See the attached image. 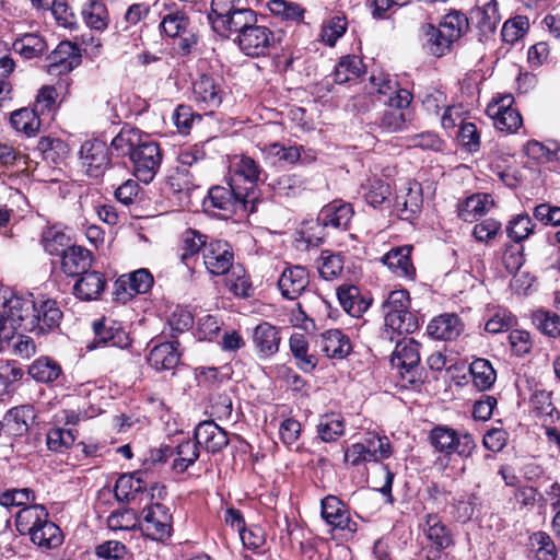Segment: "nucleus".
<instances>
[{
	"instance_id": "nucleus-1",
	"label": "nucleus",
	"mask_w": 560,
	"mask_h": 560,
	"mask_svg": "<svg viewBox=\"0 0 560 560\" xmlns=\"http://www.w3.org/2000/svg\"><path fill=\"white\" fill-rule=\"evenodd\" d=\"M110 145L117 156H129L138 180L149 184L154 179L162 162V152L148 135L132 127H124Z\"/></svg>"
},
{
	"instance_id": "nucleus-2",
	"label": "nucleus",
	"mask_w": 560,
	"mask_h": 560,
	"mask_svg": "<svg viewBox=\"0 0 560 560\" xmlns=\"http://www.w3.org/2000/svg\"><path fill=\"white\" fill-rule=\"evenodd\" d=\"M15 525L21 535L30 536L31 541L43 550L58 548L63 542L61 529L49 518L43 504L22 508L16 514Z\"/></svg>"
},
{
	"instance_id": "nucleus-3",
	"label": "nucleus",
	"mask_w": 560,
	"mask_h": 560,
	"mask_svg": "<svg viewBox=\"0 0 560 560\" xmlns=\"http://www.w3.org/2000/svg\"><path fill=\"white\" fill-rule=\"evenodd\" d=\"M0 299H2L0 313L4 314V325L11 328L14 336L18 329L27 331L34 327L31 323L32 313L35 311L34 294H18L10 290L0 289Z\"/></svg>"
},
{
	"instance_id": "nucleus-4",
	"label": "nucleus",
	"mask_w": 560,
	"mask_h": 560,
	"mask_svg": "<svg viewBox=\"0 0 560 560\" xmlns=\"http://www.w3.org/2000/svg\"><path fill=\"white\" fill-rule=\"evenodd\" d=\"M395 341L396 347L390 358L392 366L398 371L402 381L413 385L420 380V345L413 338L406 337H396Z\"/></svg>"
},
{
	"instance_id": "nucleus-5",
	"label": "nucleus",
	"mask_w": 560,
	"mask_h": 560,
	"mask_svg": "<svg viewBox=\"0 0 560 560\" xmlns=\"http://www.w3.org/2000/svg\"><path fill=\"white\" fill-rule=\"evenodd\" d=\"M430 442L440 453L452 455L456 453L460 457H469L476 448V442L471 434L458 433L452 428L438 425L430 432Z\"/></svg>"
},
{
	"instance_id": "nucleus-6",
	"label": "nucleus",
	"mask_w": 560,
	"mask_h": 560,
	"mask_svg": "<svg viewBox=\"0 0 560 560\" xmlns=\"http://www.w3.org/2000/svg\"><path fill=\"white\" fill-rule=\"evenodd\" d=\"M142 522L140 527L142 532L153 540L164 541L172 535L173 516L170 509L154 502L143 508L141 513Z\"/></svg>"
},
{
	"instance_id": "nucleus-7",
	"label": "nucleus",
	"mask_w": 560,
	"mask_h": 560,
	"mask_svg": "<svg viewBox=\"0 0 560 560\" xmlns=\"http://www.w3.org/2000/svg\"><path fill=\"white\" fill-rule=\"evenodd\" d=\"M262 168L260 165L250 156L244 154H236L232 158L230 164V182L235 185L245 183L248 186L242 187L243 192L254 196V202L256 206L259 203V190L257 183L260 180Z\"/></svg>"
},
{
	"instance_id": "nucleus-8",
	"label": "nucleus",
	"mask_w": 560,
	"mask_h": 560,
	"mask_svg": "<svg viewBox=\"0 0 560 560\" xmlns=\"http://www.w3.org/2000/svg\"><path fill=\"white\" fill-rule=\"evenodd\" d=\"M253 191L249 195L243 192L242 186L229 182V186H212L207 196L202 198L203 210L217 208L225 210L228 207H235L236 203L242 205L245 209L249 206L250 210H255L257 206L254 202Z\"/></svg>"
},
{
	"instance_id": "nucleus-9",
	"label": "nucleus",
	"mask_w": 560,
	"mask_h": 560,
	"mask_svg": "<svg viewBox=\"0 0 560 560\" xmlns=\"http://www.w3.org/2000/svg\"><path fill=\"white\" fill-rule=\"evenodd\" d=\"M163 32L177 39L176 47L180 55L187 56L197 45L198 37L189 19L182 12L167 14L161 22Z\"/></svg>"
},
{
	"instance_id": "nucleus-10",
	"label": "nucleus",
	"mask_w": 560,
	"mask_h": 560,
	"mask_svg": "<svg viewBox=\"0 0 560 560\" xmlns=\"http://www.w3.org/2000/svg\"><path fill=\"white\" fill-rule=\"evenodd\" d=\"M370 94H377V102L384 106L407 108L411 102V94L398 89L397 82L388 74H372L370 78Z\"/></svg>"
},
{
	"instance_id": "nucleus-11",
	"label": "nucleus",
	"mask_w": 560,
	"mask_h": 560,
	"mask_svg": "<svg viewBox=\"0 0 560 560\" xmlns=\"http://www.w3.org/2000/svg\"><path fill=\"white\" fill-rule=\"evenodd\" d=\"M513 103L514 97L506 94L493 98L487 106V115L493 120L494 127L502 132H515L523 124L520 112L512 106Z\"/></svg>"
},
{
	"instance_id": "nucleus-12",
	"label": "nucleus",
	"mask_w": 560,
	"mask_h": 560,
	"mask_svg": "<svg viewBox=\"0 0 560 560\" xmlns=\"http://www.w3.org/2000/svg\"><path fill=\"white\" fill-rule=\"evenodd\" d=\"M223 95L222 80L218 77L202 73L192 83V98L206 113H213L221 105Z\"/></svg>"
},
{
	"instance_id": "nucleus-13",
	"label": "nucleus",
	"mask_w": 560,
	"mask_h": 560,
	"mask_svg": "<svg viewBox=\"0 0 560 560\" xmlns=\"http://www.w3.org/2000/svg\"><path fill=\"white\" fill-rule=\"evenodd\" d=\"M154 283L152 273L140 268L127 275L120 276L114 284V296L122 304L130 301L136 294H145Z\"/></svg>"
},
{
	"instance_id": "nucleus-14",
	"label": "nucleus",
	"mask_w": 560,
	"mask_h": 560,
	"mask_svg": "<svg viewBox=\"0 0 560 560\" xmlns=\"http://www.w3.org/2000/svg\"><path fill=\"white\" fill-rule=\"evenodd\" d=\"M236 43L240 49L249 57H261L269 54L276 38L267 26L257 25V22L247 27L242 35H237Z\"/></svg>"
},
{
	"instance_id": "nucleus-15",
	"label": "nucleus",
	"mask_w": 560,
	"mask_h": 560,
	"mask_svg": "<svg viewBox=\"0 0 560 560\" xmlns=\"http://www.w3.org/2000/svg\"><path fill=\"white\" fill-rule=\"evenodd\" d=\"M34 306L35 311L32 313L34 323H31L34 327L28 328V332L44 335L59 327L63 314L56 300L34 296Z\"/></svg>"
},
{
	"instance_id": "nucleus-16",
	"label": "nucleus",
	"mask_w": 560,
	"mask_h": 560,
	"mask_svg": "<svg viewBox=\"0 0 560 560\" xmlns=\"http://www.w3.org/2000/svg\"><path fill=\"white\" fill-rule=\"evenodd\" d=\"M202 258L206 269L213 276H223L234 266V254L224 241H212L205 245Z\"/></svg>"
},
{
	"instance_id": "nucleus-17",
	"label": "nucleus",
	"mask_w": 560,
	"mask_h": 560,
	"mask_svg": "<svg viewBox=\"0 0 560 560\" xmlns=\"http://www.w3.org/2000/svg\"><path fill=\"white\" fill-rule=\"evenodd\" d=\"M82 165L90 177L103 175L109 164L108 149L101 140L85 141L80 150Z\"/></svg>"
},
{
	"instance_id": "nucleus-18",
	"label": "nucleus",
	"mask_w": 560,
	"mask_h": 560,
	"mask_svg": "<svg viewBox=\"0 0 560 560\" xmlns=\"http://www.w3.org/2000/svg\"><path fill=\"white\" fill-rule=\"evenodd\" d=\"M96 346H110L126 349L130 346V338L122 325L114 319L103 318L93 324Z\"/></svg>"
},
{
	"instance_id": "nucleus-19",
	"label": "nucleus",
	"mask_w": 560,
	"mask_h": 560,
	"mask_svg": "<svg viewBox=\"0 0 560 560\" xmlns=\"http://www.w3.org/2000/svg\"><path fill=\"white\" fill-rule=\"evenodd\" d=\"M195 442L209 453H219L229 444L228 433L213 420L200 422L195 429Z\"/></svg>"
},
{
	"instance_id": "nucleus-20",
	"label": "nucleus",
	"mask_w": 560,
	"mask_h": 560,
	"mask_svg": "<svg viewBox=\"0 0 560 560\" xmlns=\"http://www.w3.org/2000/svg\"><path fill=\"white\" fill-rule=\"evenodd\" d=\"M49 73H68L81 63L80 48L68 40L61 42L48 56Z\"/></svg>"
},
{
	"instance_id": "nucleus-21",
	"label": "nucleus",
	"mask_w": 560,
	"mask_h": 560,
	"mask_svg": "<svg viewBox=\"0 0 560 560\" xmlns=\"http://www.w3.org/2000/svg\"><path fill=\"white\" fill-rule=\"evenodd\" d=\"M464 327V323L457 314L444 313L429 322L427 332L432 339L453 341L462 335Z\"/></svg>"
},
{
	"instance_id": "nucleus-22",
	"label": "nucleus",
	"mask_w": 560,
	"mask_h": 560,
	"mask_svg": "<svg viewBox=\"0 0 560 560\" xmlns=\"http://www.w3.org/2000/svg\"><path fill=\"white\" fill-rule=\"evenodd\" d=\"M320 351L329 359H345L352 351L350 338L340 329H328L317 340Z\"/></svg>"
},
{
	"instance_id": "nucleus-23",
	"label": "nucleus",
	"mask_w": 560,
	"mask_h": 560,
	"mask_svg": "<svg viewBox=\"0 0 560 560\" xmlns=\"http://www.w3.org/2000/svg\"><path fill=\"white\" fill-rule=\"evenodd\" d=\"M308 283L307 269L299 265L287 267L278 280L279 290L288 300H295L300 296Z\"/></svg>"
},
{
	"instance_id": "nucleus-24",
	"label": "nucleus",
	"mask_w": 560,
	"mask_h": 560,
	"mask_svg": "<svg viewBox=\"0 0 560 560\" xmlns=\"http://www.w3.org/2000/svg\"><path fill=\"white\" fill-rule=\"evenodd\" d=\"M281 336L279 329L268 322L254 328L253 343L260 358H269L279 351Z\"/></svg>"
},
{
	"instance_id": "nucleus-25",
	"label": "nucleus",
	"mask_w": 560,
	"mask_h": 560,
	"mask_svg": "<svg viewBox=\"0 0 560 560\" xmlns=\"http://www.w3.org/2000/svg\"><path fill=\"white\" fill-rule=\"evenodd\" d=\"M322 517L332 528L354 530L346 505L335 495L322 500Z\"/></svg>"
},
{
	"instance_id": "nucleus-26",
	"label": "nucleus",
	"mask_w": 560,
	"mask_h": 560,
	"mask_svg": "<svg viewBox=\"0 0 560 560\" xmlns=\"http://www.w3.org/2000/svg\"><path fill=\"white\" fill-rule=\"evenodd\" d=\"M419 37L423 48L434 57L445 56L453 47L443 31L431 23H424L420 26Z\"/></svg>"
},
{
	"instance_id": "nucleus-27",
	"label": "nucleus",
	"mask_w": 560,
	"mask_h": 560,
	"mask_svg": "<svg viewBox=\"0 0 560 560\" xmlns=\"http://www.w3.org/2000/svg\"><path fill=\"white\" fill-rule=\"evenodd\" d=\"M411 249L407 245L393 248L382 257V261L397 277L413 279L416 269L410 259Z\"/></svg>"
},
{
	"instance_id": "nucleus-28",
	"label": "nucleus",
	"mask_w": 560,
	"mask_h": 560,
	"mask_svg": "<svg viewBox=\"0 0 560 560\" xmlns=\"http://www.w3.org/2000/svg\"><path fill=\"white\" fill-rule=\"evenodd\" d=\"M106 279L100 271H84L75 282L73 292L82 301L97 300L104 292Z\"/></svg>"
},
{
	"instance_id": "nucleus-29",
	"label": "nucleus",
	"mask_w": 560,
	"mask_h": 560,
	"mask_svg": "<svg viewBox=\"0 0 560 560\" xmlns=\"http://www.w3.org/2000/svg\"><path fill=\"white\" fill-rule=\"evenodd\" d=\"M177 341H167L155 345L149 353L148 363L156 371H168L177 366L179 351Z\"/></svg>"
},
{
	"instance_id": "nucleus-30",
	"label": "nucleus",
	"mask_w": 560,
	"mask_h": 560,
	"mask_svg": "<svg viewBox=\"0 0 560 560\" xmlns=\"http://www.w3.org/2000/svg\"><path fill=\"white\" fill-rule=\"evenodd\" d=\"M425 538L436 548H448L453 545L451 529L438 514H427L421 524Z\"/></svg>"
},
{
	"instance_id": "nucleus-31",
	"label": "nucleus",
	"mask_w": 560,
	"mask_h": 560,
	"mask_svg": "<svg viewBox=\"0 0 560 560\" xmlns=\"http://www.w3.org/2000/svg\"><path fill=\"white\" fill-rule=\"evenodd\" d=\"M36 418L32 405H20L9 409L3 417V425L14 435L25 434Z\"/></svg>"
},
{
	"instance_id": "nucleus-32",
	"label": "nucleus",
	"mask_w": 560,
	"mask_h": 560,
	"mask_svg": "<svg viewBox=\"0 0 560 560\" xmlns=\"http://www.w3.org/2000/svg\"><path fill=\"white\" fill-rule=\"evenodd\" d=\"M470 21L482 35L494 33L501 21L498 2L495 0H490L483 5L472 9L470 12Z\"/></svg>"
},
{
	"instance_id": "nucleus-33",
	"label": "nucleus",
	"mask_w": 560,
	"mask_h": 560,
	"mask_svg": "<svg viewBox=\"0 0 560 560\" xmlns=\"http://www.w3.org/2000/svg\"><path fill=\"white\" fill-rule=\"evenodd\" d=\"M92 265V253L82 246H70L61 255V266L68 276H78Z\"/></svg>"
},
{
	"instance_id": "nucleus-34",
	"label": "nucleus",
	"mask_w": 560,
	"mask_h": 560,
	"mask_svg": "<svg viewBox=\"0 0 560 560\" xmlns=\"http://www.w3.org/2000/svg\"><path fill=\"white\" fill-rule=\"evenodd\" d=\"M142 474L137 471L120 476L115 485V497L121 502H132L147 490V485L141 478Z\"/></svg>"
},
{
	"instance_id": "nucleus-35",
	"label": "nucleus",
	"mask_w": 560,
	"mask_h": 560,
	"mask_svg": "<svg viewBox=\"0 0 560 560\" xmlns=\"http://www.w3.org/2000/svg\"><path fill=\"white\" fill-rule=\"evenodd\" d=\"M337 298L342 308L352 317H360L370 307V302L361 296L355 285H341L337 289Z\"/></svg>"
},
{
	"instance_id": "nucleus-36",
	"label": "nucleus",
	"mask_w": 560,
	"mask_h": 560,
	"mask_svg": "<svg viewBox=\"0 0 560 560\" xmlns=\"http://www.w3.org/2000/svg\"><path fill=\"white\" fill-rule=\"evenodd\" d=\"M289 347L296 366L304 373H311L317 366V358L308 352V342L303 334H293Z\"/></svg>"
},
{
	"instance_id": "nucleus-37",
	"label": "nucleus",
	"mask_w": 560,
	"mask_h": 560,
	"mask_svg": "<svg viewBox=\"0 0 560 560\" xmlns=\"http://www.w3.org/2000/svg\"><path fill=\"white\" fill-rule=\"evenodd\" d=\"M384 322L386 325L397 323V316L410 311V298L407 290L392 291L382 304Z\"/></svg>"
},
{
	"instance_id": "nucleus-38",
	"label": "nucleus",
	"mask_w": 560,
	"mask_h": 560,
	"mask_svg": "<svg viewBox=\"0 0 560 560\" xmlns=\"http://www.w3.org/2000/svg\"><path fill=\"white\" fill-rule=\"evenodd\" d=\"M199 447L192 440H186L172 447V469L177 474L186 471L199 457Z\"/></svg>"
},
{
	"instance_id": "nucleus-39",
	"label": "nucleus",
	"mask_w": 560,
	"mask_h": 560,
	"mask_svg": "<svg viewBox=\"0 0 560 560\" xmlns=\"http://www.w3.org/2000/svg\"><path fill=\"white\" fill-rule=\"evenodd\" d=\"M472 384L479 390H488L497 380V372L491 362L483 358L475 359L469 365Z\"/></svg>"
},
{
	"instance_id": "nucleus-40",
	"label": "nucleus",
	"mask_w": 560,
	"mask_h": 560,
	"mask_svg": "<svg viewBox=\"0 0 560 560\" xmlns=\"http://www.w3.org/2000/svg\"><path fill=\"white\" fill-rule=\"evenodd\" d=\"M419 327L418 317L412 312H405L397 316V323L393 325H386L384 322V328L381 332V338L389 342H394L396 337L404 334H412Z\"/></svg>"
},
{
	"instance_id": "nucleus-41",
	"label": "nucleus",
	"mask_w": 560,
	"mask_h": 560,
	"mask_svg": "<svg viewBox=\"0 0 560 560\" xmlns=\"http://www.w3.org/2000/svg\"><path fill=\"white\" fill-rule=\"evenodd\" d=\"M82 16L90 28L98 32L106 30L109 23L107 8L101 0H93L84 4L82 8Z\"/></svg>"
},
{
	"instance_id": "nucleus-42",
	"label": "nucleus",
	"mask_w": 560,
	"mask_h": 560,
	"mask_svg": "<svg viewBox=\"0 0 560 560\" xmlns=\"http://www.w3.org/2000/svg\"><path fill=\"white\" fill-rule=\"evenodd\" d=\"M345 433V421L339 413H327L317 423L318 438L326 443L337 441Z\"/></svg>"
},
{
	"instance_id": "nucleus-43",
	"label": "nucleus",
	"mask_w": 560,
	"mask_h": 560,
	"mask_svg": "<svg viewBox=\"0 0 560 560\" xmlns=\"http://www.w3.org/2000/svg\"><path fill=\"white\" fill-rule=\"evenodd\" d=\"M439 27L453 45L468 31L469 20L459 11H451L442 19Z\"/></svg>"
},
{
	"instance_id": "nucleus-44",
	"label": "nucleus",
	"mask_w": 560,
	"mask_h": 560,
	"mask_svg": "<svg viewBox=\"0 0 560 560\" xmlns=\"http://www.w3.org/2000/svg\"><path fill=\"white\" fill-rule=\"evenodd\" d=\"M37 109L20 108L11 114L10 122L16 131H22L26 136H35L40 127V120Z\"/></svg>"
},
{
	"instance_id": "nucleus-45",
	"label": "nucleus",
	"mask_w": 560,
	"mask_h": 560,
	"mask_svg": "<svg viewBox=\"0 0 560 560\" xmlns=\"http://www.w3.org/2000/svg\"><path fill=\"white\" fill-rule=\"evenodd\" d=\"M13 49L25 59H33L42 56L46 51L47 44L39 35L30 33L15 39Z\"/></svg>"
},
{
	"instance_id": "nucleus-46",
	"label": "nucleus",
	"mask_w": 560,
	"mask_h": 560,
	"mask_svg": "<svg viewBox=\"0 0 560 560\" xmlns=\"http://www.w3.org/2000/svg\"><path fill=\"white\" fill-rule=\"evenodd\" d=\"M257 22L255 12L252 9L235 8L222 22V32H236L238 35Z\"/></svg>"
},
{
	"instance_id": "nucleus-47",
	"label": "nucleus",
	"mask_w": 560,
	"mask_h": 560,
	"mask_svg": "<svg viewBox=\"0 0 560 560\" xmlns=\"http://www.w3.org/2000/svg\"><path fill=\"white\" fill-rule=\"evenodd\" d=\"M530 552L536 560H557V548L551 537L545 532H536L529 537Z\"/></svg>"
},
{
	"instance_id": "nucleus-48",
	"label": "nucleus",
	"mask_w": 560,
	"mask_h": 560,
	"mask_svg": "<svg viewBox=\"0 0 560 560\" xmlns=\"http://www.w3.org/2000/svg\"><path fill=\"white\" fill-rule=\"evenodd\" d=\"M28 374L37 382L52 383L61 375V366L49 358H39L28 369Z\"/></svg>"
},
{
	"instance_id": "nucleus-49",
	"label": "nucleus",
	"mask_w": 560,
	"mask_h": 560,
	"mask_svg": "<svg viewBox=\"0 0 560 560\" xmlns=\"http://www.w3.org/2000/svg\"><path fill=\"white\" fill-rule=\"evenodd\" d=\"M363 62L357 56H346L335 68L334 81L338 84L358 79L363 73Z\"/></svg>"
},
{
	"instance_id": "nucleus-50",
	"label": "nucleus",
	"mask_w": 560,
	"mask_h": 560,
	"mask_svg": "<svg viewBox=\"0 0 560 560\" xmlns=\"http://www.w3.org/2000/svg\"><path fill=\"white\" fill-rule=\"evenodd\" d=\"M42 243L49 255H62L69 246V237L57 225L47 228L42 234Z\"/></svg>"
},
{
	"instance_id": "nucleus-51",
	"label": "nucleus",
	"mask_w": 560,
	"mask_h": 560,
	"mask_svg": "<svg viewBox=\"0 0 560 560\" xmlns=\"http://www.w3.org/2000/svg\"><path fill=\"white\" fill-rule=\"evenodd\" d=\"M206 236L196 230H187L182 236L180 259L185 265H189V259L192 258L200 249L203 250Z\"/></svg>"
},
{
	"instance_id": "nucleus-52",
	"label": "nucleus",
	"mask_w": 560,
	"mask_h": 560,
	"mask_svg": "<svg viewBox=\"0 0 560 560\" xmlns=\"http://www.w3.org/2000/svg\"><path fill=\"white\" fill-rule=\"evenodd\" d=\"M402 108L388 107L378 113L375 125L385 132L400 131L405 125Z\"/></svg>"
},
{
	"instance_id": "nucleus-53",
	"label": "nucleus",
	"mask_w": 560,
	"mask_h": 560,
	"mask_svg": "<svg viewBox=\"0 0 560 560\" xmlns=\"http://www.w3.org/2000/svg\"><path fill=\"white\" fill-rule=\"evenodd\" d=\"M361 444L368 451L373 462H380L390 456V444L386 436L376 433H368Z\"/></svg>"
},
{
	"instance_id": "nucleus-54",
	"label": "nucleus",
	"mask_w": 560,
	"mask_h": 560,
	"mask_svg": "<svg viewBox=\"0 0 560 560\" xmlns=\"http://www.w3.org/2000/svg\"><path fill=\"white\" fill-rule=\"evenodd\" d=\"M533 323L544 335L556 338L560 336V316L556 313L539 310L533 314Z\"/></svg>"
},
{
	"instance_id": "nucleus-55",
	"label": "nucleus",
	"mask_w": 560,
	"mask_h": 560,
	"mask_svg": "<svg viewBox=\"0 0 560 560\" xmlns=\"http://www.w3.org/2000/svg\"><path fill=\"white\" fill-rule=\"evenodd\" d=\"M269 11L284 20L300 22L304 18V9L294 2L285 0H269L267 3Z\"/></svg>"
},
{
	"instance_id": "nucleus-56",
	"label": "nucleus",
	"mask_w": 560,
	"mask_h": 560,
	"mask_svg": "<svg viewBox=\"0 0 560 560\" xmlns=\"http://www.w3.org/2000/svg\"><path fill=\"white\" fill-rule=\"evenodd\" d=\"M35 501V493L30 488L22 489H8L0 493V505L10 508V506H30L31 503Z\"/></svg>"
},
{
	"instance_id": "nucleus-57",
	"label": "nucleus",
	"mask_w": 560,
	"mask_h": 560,
	"mask_svg": "<svg viewBox=\"0 0 560 560\" xmlns=\"http://www.w3.org/2000/svg\"><path fill=\"white\" fill-rule=\"evenodd\" d=\"M107 525L110 530H133L139 525L133 510L124 509L114 511L107 518Z\"/></svg>"
},
{
	"instance_id": "nucleus-58",
	"label": "nucleus",
	"mask_w": 560,
	"mask_h": 560,
	"mask_svg": "<svg viewBox=\"0 0 560 560\" xmlns=\"http://www.w3.org/2000/svg\"><path fill=\"white\" fill-rule=\"evenodd\" d=\"M75 441L72 430L62 428H52L47 432L46 444L52 452H63Z\"/></svg>"
},
{
	"instance_id": "nucleus-59",
	"label": "nucleus",
	"mask_w": 560,
	"mask_h": 560,
	"mask_svg": "<svg viewBox=\"0 0 560 560\" xmlns=\"http://www.w3.org/2000/svg\"><path fill=\"white\" fill-rule=\"evenodd\" d=\"M480 504V500L476 493H464L456 498L453 503L455 510V517L459 522H467L471 520L475 510Z\"/></svg>"
},
{
	"instance_id": "nucleus-60",
	"label": "nucleus",
	"mask_w": 560,
	"mask_h": 560,
	"mask_svg": "<svg viewBox=\"0 0 560 560\" xmlns=\"http://www.w3.org/2000/svg\"><path fill=\"white\" fill-rule=\"evenodd\" d=\"M320 259L319 275L323 279L332 280L342 273L343 256L341 254L323 252Z\"/></svg>"
},
{
	"instance_id": "nucleus-61",
	"label": "nucleus",
	"mask_w": 560,
	"mask_h": 560,
	"mask_svg": "<svg viewBox=\"0 0 560 560\" xmlns=\"http://www.w3.org/2000/svg\"><path fill=\"white\" fill-rule=\"evenodd\" d=\"M235 8L236 5L233 0L211 1V11L208 14V20L215 32L221 33L223 20L226 19Z\"/></svg>"
},
{
	"instance_id": "nucleus-62",
	"label": "nucleus",
	"mask_w": 560,
	"mask_h": 560,
	"mask_svg": "<svg viewBox=\"0 0 560 560\" xmlns=\"http://www.w3.org/2000/svg\"><path fill=\"white\" fill-rule=\"evenodd\" d=\"M534 228L535 224L533 223L528 213H520L510 222V225L508 226V233L513 241L520 243L521 241L528 237Z\"/></svg>"
},
{
	"instance_id": "nucleus-63",
	"label": "nucleus",
	"mask_w": 560,
	"mask_h": 560,
	"mask_svg": "<svg viewBox=\"0 0 560 560\" xmlns=\"http://www.w3.org/2000/svg\"><path fill=\"white\" fill-rule=\"evenodd\" d=\"M230 289L237 296H249L253 292L249 278L245 275L242 266H235L231 269L229 277Z\"/></svg>"
},
{
	"instance_id": "nucleus-64",
	"label": "nucleus",
	"mask_w": 560,
	"mask_h": 560,
	"mask_svg": "<svg viewBox=\"0 0 560 560\" xmlns=\"http://www.w3.org/2000/svg\"><path fill=\"white\" fill-rule=\"evenodd\" d=\"M528 27V20L524 16H516L508 20L501 31V35L504 42L515 43L524 36Z\"/></svg>"
}]
</instances>
